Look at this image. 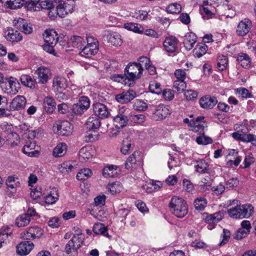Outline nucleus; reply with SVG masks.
Returning a JSON list of instances; mask_svg holds the SVG:
<instances>
[{"mask_svg":"<svg viewBox=\"0 0 256 256\" xmlns=\"http://www.w3.org/2000/svg\"><path fill=\"white\" fill-rule=\"evenodd\" d=\"M30 221V218L25 214L19 216L16 219V224L18 227H23L28 225Z\"/></svg>","mask_w":256,"mask_h":256,"instance_id":"45","label":"nucleus"},{"mask_svg":"<svg viewBox=\"0 0 256 256\" xmlns=\"http://www.w3.org/2000/svg\"><path fill=\"white\" fill-rule=\"evenodd\" d=\"M138 66H140V70L143 71V67L145 68L150 64V60L146 56H141L138 60Z\"/></svg>","mask_w":256,"mask_h":256,"instance_id":"62","label":"nucleus"},{"mask_svg":"<svg viewBox=\"0 0 256 256\" xmlns=\"http://www.w3.org/2000/svg\"><path fill=\"white\" fill-rule=\"evenodd\" d=\"M40 0H25L26 6L30 10L36 11L40 10L39 4Z\"/></svg>","mask_w":256,"mask_h":256,"instance_id":"54","label":"nucleus"},{"mask_svg":"<svg viewBox=\"0 0 256 256\" xmlns=\"http://www.w3.org/2000/svg\"><path fill=\"white\" fill-rule=\"evenodd\" d=\"M14 25L18 29L21 30L26 34H30L32 32V28L30 24L22 18H16L14 20Z\"/></svg>","mask_w":256,"mask_h":256,"instance_id":"14","label":"nucleus"},{"mask_svg":"<svg viewBox=\"0 0 256 256\" xmlns=\"http://www.w3.org/2000/svg\"><path fill=\"white\" fill-rule=\"evenodd\" d=\"M118 174V168L116 166L110 165L106 166L102 170V174L105 178H114Z\"/></svg>","mask_w":256,"mask_h":256,"instance_id":"29","label":"nucleus"},{"mask_svg":"<svg viewBox=\"0 0 256 256\" xmlns=\"http://www.w3.org/2000/svg\"><path fill=\"white\" fill-rule=\"evenodd\" d=\"M228 156H236V158L234 157V160H228L227 164L230 166H232L234 164L235 166H238L242 160L240 157L239 156H238V152L234 149L229 150Z\"/></svg>","mask_w":256,"mask_h":256,"instance_id":"48","label":"nucleus"},{"mask_svg":"<svg viewBox=\"0 0 256 256\" xmlns=\"http://www.w3.org/2000/svg\"><path fill=\"white\" fill-rule=\"evenodd\" d=\"M69 89L72 90H74L76 93L72 94L68 90H64L62 91H57L56 92L57 100L60 102L66 100L71 98L72 95H76L80 93V89L76 88L74 86H72Z\"/></svg>","mask_w":256,"mask_h":256,"instance_id":"15","label":"nucleus"},{"mask_svg":"<svg viewBox=\"0 0 256 256\" xmlns=\"http://www.w3.org/2000/svg\"><path fill=\"white\" fill-rule=\"evenodd\" d=\"M25 2V0H6V5L10 9L20 8Z\"/></svg>","mask_w":256,"mask_h":256,"instance_id":"49","label":"nucleus"},{"mask_svg":"<svg viewBox=\"0 0 256 256\" xmlns=\"http://www.w3.org/2000/svg\"><path fill=\"white\" fill-rule=\"evenodd\" d=\"M90 106V102L88 98L85 96H81L78 102L73 104L72 112L76 115L82 114Z\"/></svg>","mask_w":256,"mask_h":256,"instance_id":"7","label":"nucleus"},{"mask_svg":"<svg viewBox=\"0 0 256 256\" xmlns=\"http://www.w3.org/2000/svg\"><path fill=\"white\" fill-rule=\"evenodd\" d=\"M232 137L238 140L244 142H251L253 145L256 146V136L252 134H242L238 132H234L232 134Z\"/></svg>","mask_w":256,"mask_h":256,"instance_id":"24","label":"nucleus"},{"mask_svg":"<svg viewBox=\"0 0 256 256\" xmlns=\"http://www.w3.org/2000/svg\"><path fill=\"white\" fill-rule=\"evenodd\" d=\"M6 36L7 40L11 42H18L22 40V36L18 31L12 28H8Z\"/></svg>","mask_w":256,"mask_h":256,"instance_id":"27","label":"nucleus"},{"mask_svg":"<svg viewBox=\"0 0 256 256\" xmlns=\"http://www.w3.org/2000/svg\"><path fill=\"white\" fill-rule=\"evenodd\" d=\"M34 244L30 241L20 242L16 247V253L20 256H26L34 248Z\"/></svg>","mask_w":256,"mask_h":256,"instance_id":"17","label":"nucleus"},{"mask_svg":"<svg viewBox=\"0 0 256 256\" xmlns=\"http://www.w3.org/2000/svg\"><path fill=\"white\" fill-rule=\"evenodd\" d=\"M5 86L2 88L4 92L11 96L16 94L20 88V84L16 78L13 77L6 78Z\"/></svg>","mask_w":256,"mask_h":256,"instance_id":"6","label":"nucleus"},{"mask_svg":"<svg viewBox=\"0 0 256 256\" xmlns=\"http://www.w3.org/2000/svg\"><path fill=\"white\" fill-rule=\"evenodd\" d=\"M93 232L96 234H100L104 236L110 238V236L108 232V228L103 224H95L93 226Z\"/></svg>","mask_w":256,"mask_h":256,"instance_id":"37","label":"nucleus"},{"mask_svg":"<svg viewBox=\"0 0 256 256\" xmlns=\"http://www.w3.org/2000/svg\"><path fill=\"white\" fill-rule=\"evenodd\" d=\"M217 66L219 70H224L226 69L228 66V59L224 56H219L217 60Z\"/></svg>","mask_w":256,"mask_h":256,"instance_id":"55","label":"nucleus"},{"mask_svg":"<svg viewBox=\"0 0 256 256\" xmlns=\"http://www.w3.org/2000/svg\"><path fill=\"white\" fill-rule=\"evenodd\" d=\"M207 204V200L204 197H198L194 201V206L196 210H203Z\"/></svg>","mask_w":256,"mask_h":256,"instance_id":"50","label":"nucleus"},{"mask_svg":"<svg viewBox=\"0 0 256 256\" xmlns=\"http://www.w3.org/2000/svg\"><path fill=\"white\" fill-rule=\"evenodd\" d=\"M208 166V164L204 160L202 159L196 161L194 164L196 171L200 174L206 172Z\"/></svg>","mask_w":256,"mask_h":256,"instance_id":"41","label":"nucleus"},{"mask_svg":"<svg viewBox=\"0 0 256 256\" xmlns=\"http://www.w3.org/2000/svg\"><path fill=\"white\" fill-rule=\"evenodd\" d=\"M133 146L130 140L126 138L122 141V147L120 148L121 152L126 155L132 150Z\"/></svg>","mask_w":256,"mask_h":256,"instance_id":"42","label":"nucleus"},{"mask_svg":"<svg viewBox=\"0 0 256 256\" xmlns=\"http://www.w3.org/2000/svg\"><path fill=\"white\" fill-rule=\"evenodd\" d=\"M57 130L58 134L62 136H69L72 133L70 124L68 121L62 122L57 126Z\"/></svg>","mask_w":256,"mask_h":256,"instance_id":"30","label":"nucleus"},{"mask_svg":"<svg viewBox=\"0 0 256 256\" xmlns=\"http://www.w3.org/2000/svg\"><path fill=\"white\" fill-rule=\"evenodd\" d=\"M124 28L134 32L141 34L144 32L143 27L140 24L134 23H127L124 24Z\"/></svg>","mask_w":256,"mask_h":256,"instance_id":"43","label":"nucleus"},{"mask_svg":"<svg viewBox=\"0 0 256 256\" xmlns=\"http://www.w3.org/2000/svg\"><path fill=\"white\" fill-rule=\"evenodd\" d=\"M26 102V98L23 96H17L10 104L9 110L11 111L20 110L24 108Z\"/></svg>","mask_w":256,"mask_h":256,"instance_id":"13","label":"nucleus"},{"mask_svg":"<svg viewBox=\"0 0 256 256\" xmlns=\"http://www.w3.org/2000/svg\"><path fill=\"white\" fill-rule=\"evenodd\" d=\"M186 83L184 81L176 80L174 83V87L179 92H182L186 88Z\"/></svg>","mask_w":256,"mask_h":256,"instance_id":"61","label":"nucleus"},{"mask_svg":"<svg viewBox=\"0 0 256 256\" xmlns=\"http://www.w3.org/2000/svg\"><path fill=\"white\" fill-rule=\"evenodd\" d=\"M38 76V82L40 84H46L52 76L50 70L46 66L38 68L34 72Z\"/></svg>","mask_w":256,"mask_h":256,"instance_id":"10","label":"nucleus"},{"mask_svg":"<svg viewBox=\"0 0 256 256\" xmlns=\"http://www.w3.org/2000/svg\"><path fill=\"white\" fill-rule=\"evenodd\" d=\"M133 106L135 110L139 111H144L148 108L146 103L140 100H136Z\"/></svg>","mask_w":256,"mask_h":256,"instance_id":"60","label":"nucleus"},{"mask_svg":"<svg viewBox=\"0 0 256 256\" xmlns=\"http://www.w3.org/2000/svg\"><path fill=\"white\" fill-rule=\"evenodd\" d=\"M236 92L243 98H248L252 97V94L246 88H240L236 89Z\"/></svg>","mask_w":256,"mask_h":256,"instance_id":"58","label":"nucleus"},{"mask_svg":"<svg viewBox=\"0 0 256 256\" xmlns=\"http://www.w3.org/2000/svg\"><path fill=\"white\" fill-rule=\"evenodd\" d=\"M196 42V36L194 33L190 32L187 34L184 40V44L186 48L190 50Z\"/></svg>","mask_w":256,"mask_h":256,"instance_id":"28","label":"nucleus"},{"mask_svg":"<svg viewBox=\"0 0 256 256\" xmlns=\"http://www.w3.org/2000/svg\"><path fill=\"white\" fill-rule=\"evenodd\" d=\"M142 72L140 66H138L136 62L130 63L125 68L124 76L118 74L115 80L120 82L125 76L128 80H133L139 78Z\"/></svg>","mask_w":256,"mask_h":256,"instance_id":"3","label":"nucleus"},{"mask_svg":"<svg viewBox=\"0 0 256 256\" xmlns=\"http://www.w3.org/2000/svg\"><path fill=\"white\" fill-rule=\"evenodd\" d=\"M20 80L22 85L25 86L33 88L34 86V81L32 77L28 74H22L20 77Z\"/></svg>","mask_w":256,"mask_h":256,"instance_id":"44","label":"nucleus"},{"mask_svg":"<svg viewBox=\"0 0 256 256\" xmlns=\"http://www.w3.org/2000/svg\"><path fill=\"white\" fill-rule=\"evenodd\" d=\"M108 188L112 194H114L121 192L122 186L119 182H114L108 184Z\"/></svg>","mask_w":256,"mask_h":256,"instance_id":"52","label":"nucleus"},{"mask_svg":"<svg viewBox=\"0 0 256 256\" xmlns=\"http://www.w3.org/2000/svg\"><path fill=\"white\" fill-rule=\"evenodd\" d=\"M12 234V231L8 228L6 230H2L0 232V248L2 246L6 240Z\"/></svg>","mask_w":256,"mask_h":256,"instance_id":"57","label":"nucleus"},{"mask_svg":"<svg viewBox=\"0 0 256 256\" xmlns=\"http://www.w3.org/2000/svg\"><path fill=\"white\" fill-rule=\"evenodd\" d=\"M169 206L174 214L178 218H184L188 212V204L182 198L172 197Z\"/></svg>","mask_w":256,"mask_h":256,"instance_id":"2","label":"nucleus"},{"mask_svg":"<svg viewBox=\"0 0 256 256\" xmlns=\"http://www.w3.org/2000/svg\"><path fill=\"white\" fill-rule=\"evenodd\" d=\"M98 50V48L96 47V45L92 46L86 45L84 47L82 46L80 50V54L86 58H90L96 54Z\"/></svg>","mask_w":256,"mask_h":256,"instance_id":"32","label":"nucleus"},{"mask_svg":"<svg viewBox=\"0 0 256 256\" xmlns=\"http://www.w3.org/2000/svg\"><path fill=\"white\" fill-rule=\"evenodd\" d=\"M128 111L126 112L124 106L119 109L118 114L114 116V121L116 126L122 128L127 124L128 121Z\"/></svg>","mask_w":256,"mask_h":256,"instance_id":"11","label":"nucleus"},{"mask_svg":"<svg viewBox=\"0 0 256 256\" xmlns=\"http://www.w3.org/2000/svg\"><path fill=\"white\" fill-rule=\"evenodd\" d=\"M43 37L46 43L55 45L58 38L57 33L54 30H46L43 34Z\"/></svg>","mask_w":256,"mask_h":256,"instance_id":"23","label":"nucleus"},{"mask_svg":"<svg viewBox=\"0 0 256 256\" xmlns=\"http://www.w3.org/2000/svg\"><path fill=\"white\" fill-rule=\"evenodd\" d=\"M142 163V158L140 152L134 151L127 158L124 164L125 168L128 170L136 169L140 166Z\"/></svg>","mask_w":256,"mask_h":256,"instance_id":"5","label":"nucleus"},{"mask_svg":"<svg viewBox=\"0 0 256 256\" xmlns=\"http://www.w3.org/2000/svg\"><path fill=\"white\" fill-rule=\"evenodd\" d=\"M166 10L170 14H178L182 10V6L180 4L177 2L172 3L167 6Z\"/></svg>","mask_w":256,"mask_h":256,"instance_id":"53","label":"nucleus"},{"mask_svg":"<svg viewBox=\"0 0 256 256\" xmlns=\"http://www.w3.org/2000/svg\"><path fill=\"white\" fill-rule=\"evenodd\" d=\"M6 183L8 188L11 190L12 192H15L17 188L20 186V183L18 178L13 176H8Z\"/></svg>","mask_w":256,"mask_h":256,"instance_id":"26","label":"nucleus"},{"mask_svg":"<svg viewBox=\"0 0 256 256\" xmlns=\"http://www.w3.org/2000/svg\"><path fill=\"white\" fill-rule=\"evenodd\" d=\"M100 121L96 116L90 117L86 120V126L87 129L90 130L96 129L100 126Z\"/></svg>","mask_w":256,"mask_h":256,"instance_id":"39","label":"nucleus"},{"mask_svg":"<svg viewBox=\"0 0 256 256\" xmlns=\"http://www.w3.org/2000/svg\"><path fill=\"white\" fill-rule=\"evenodd\" d=\"M136 92L132 90L124 92L122 94H117L116 99L120 103H126L132 100L136 96Z\"/></svg>","mask_w":256,"mask_h":256,"instance_id":"19","label":"nucleus"},{"mask_svg":"<svg viewBox=\"0 0 256 256\" xmlns=\"http://www.w3.org/2000/svg\"><path fill=\"white\" fill-rule=\"evenodd\" d=\"M93 110L96 116L100 118H106L110 114L107 107L102 103L94 104Z\"/></svg>","mask_w":256,"mask_h":256,"instance_id":"18","label":"nucleus"},{"mask_svg":"<svg viewBox=\"0 0 256 256\" xmlns=\"http://www.w3.org/2000/svg\"><path fill=\"white\" fill-rule=\"evenodd\" d=\"M146 120V116L144 114L133 115L131 117V121L136 124H142Z\"/></svg>","mask_w":256,"mask_h":256,"instance_id":"63","label":"nucleus"},{"mask_svg":"<svg viewBox=\"0 0 256 256\" xmlns=\"http://www.w3.org/2000/svg\"><path fill=\"white\" fill-rule=\"evenodd\" d=\"M66 80L63 77H54L52 80V88L54 91L56 92L64 90L66 87Z\"/></svg>","mask_w":256,"mask_h":256,"instance_id":"25","label":"nucleus"},{"mask_svg":"<svg viewBox=\"0 0 256 256\" xmlns=\"http://www.w3.org/2000/svg\"><path fill=\"white\" fill-rule=\"evenodd\" d=\"M84 240V238L82 233H78L74 234L72 238L70 240L72 241V244H74L76 249H78L82 244Z\"/></svg>","mask_w":256,"mask_h":256,"instance_id":"51","label":"nucleus"},{"mask_svg":"<svg viewBox=\"0 0 256 256\" xmlns=\"http://www.w3.org/2000/svg\"><path fill=\"white\" fill-rule=\"evenodd\" d=\"M200 106L204 108H212L218 103V100L214 96H206L202 97L199 100Z\"/></svg>","mask_w":256,"mask_h":256,"instance_id":"21","label":"nucleus"},{"mask_svg":"<svg viewBox=\"0 0 256 256\" xmlns=\"http://www.w3.org/2000/svg\"><path fill=\"white\" fill-rule=\"evenodd\" d=\"M44 234V230L38 226H30L24 231L22 236L26 240H34L40 238Z\"/></svg>","mask_w":256,"mask_h":256,"instance_id":"9","label":"nucleus"},{"mask_svg":"<svg viewBox=\"0 0 256 256\" xmlns=\"http://www.w3.org/2000/svg\"><path fill=\"white\" fill-rule=\"evenodd\" d=\"M208 50V47L205 44H198L194 50V55L195 57L200 58L206 53Z\"/></svg>","mask_w":256,"mask_h":256,"instance_id":"36","label":"nucleus"},{"mask_svg":"<svg viewBox=\"0 0 256 256\" xmlns=\"http://www.w3.org/2000/svg\"><path fill=\"white\" fill-rule=\"evenodd\" d=\"M58 190L56 188H52L50 192L44 196V200L46 204H54L58 199Z\"/></svg>","mask_w":256,"mask_h":256,"instance_id":"31","label":"nucleus"},{"mask_svg":"<svg viewBox=\"0 0 256 256\" xmlns=\"http://www.w3.org/2000/svg\"><path fill=\"white\" fill-rule=\"evenodd\" d=\"M178 42V40L176 37H168L163 42L164 48L168 52H174L177 48Z\"/></svg>","mask_w":256,"mask_h":256,"instance_id":"20","label":"nucleus"},{"mask_svg":"<svg viewBox=\"0 0 256 256\" xmlns=\"http://www.w3.org/2000/svg\"><path fill=\"white\" fill-rule=\"evenodd\" d=\"M36 144L34 142L30 140L26 142L22 150V152L28 156H36L38 154V151L36 149Z\"/></svg>","mask_w":256,"mask_h":256,"instance_id":"22","label":"nucleus"},{"mask_svg":"<svg viewBox=\"0 0 256 256\" xmlns=\"http://www.w3.org/2000/svg\"><path fill=\"white\" fill-rule=\"evenodd\" d=\"M150 91L153 94H160V86L156 82H151L149 85Z\"/></svg>","mask_w":256,"mask_h":256,"instance_id":"64","label":"nucleus"},{"mask_svg":"<svg viewBox=\"0 0 256 256\" xmlns=\"http://www.w3.org/2000/svg\"><path fill=\"white\" fill-rule=\"evenodd\" d=\"M223 216V213L220 212H216L212 214L204 212L202 215V219L208 224V228L212 230L222 219Z\"/></svg>","mask_w":256,"mask_h":256,"instance_id":"4","label":"nucleus"},{"mask_svg":"<svg viewBox=\"0 0 256 256\" xmlns=\"http://www.w3.org/2000/svg\"><path fill=\"white\" fill-rule=\"evenodd\" d=\"M103 37L105 40L113 46H120L122 43L121 36L116 32L105 30L103 33Z\"/></svg>","mask_w":256,"mask_h":256,"instance_id":"8","label":"nucleus"},{"mask_svg":"<svg viewBox=\"0 0 256 256\" xmlns=\"http://www.w3.org/2000/svg\"><path fill=\"white\" fill-rule=\"evenodd\" d=\"M70 42L74 47L77 48L81 50L85 44L84 38L80 36H74L70 38Z\"/></svg>","mask_w":256,"mask_h":256,"instance_id":"46","label":"nucleus"},{"mask_svg":"<svg viewBox=\"0 0 256 256\" xmlns=\"http://www.w3.org/2000/svg\"><path fill=\"white\" fill-rule=\"evenodd\" d=\"M202 134V136L196 138V142L198 144L206 145L212 143V140L210 137L206 136L204 134Z\"/></svg>","mask_w":256,"mask_h":256,"instance_id":"59","label":"nucleus"},{"mask_svg":"<svg viewBox=\"0 0 256 256\" xmlns=\"http://www.w3.org/2000/svg\"><path fill=\"white\" fill-rule=\"evenodd\" d=\"M92 149L90 148L83 147L79 152V158L81 161L86 162L92 157Z\"/></svg>","mask_w":256,"mask_h":256,"instance_id":"40","label":"nucleus"},{"mask_svg":"<svg viewBox=\"0 0 256 256\" xmlns=\"http://www.w3.org/2000/svg\"><path fill=\"white\" fill-rule=\"evenodd\" d=\"M254 212V208L250 204H239L228 210V216L233 218H248Z\"/></svg>","mask_w":256,"mask_h":256,"instance_id":"1","label":"nucleus"},{"mask_svg":"<svg viewBox=\"0 0 256 256\" xmlns=\"http://www.w3.org/2000/svg\"><path fill=\"white\" fill-rule=\"evenodd\" d=\"M66 144L64 142L60 143L54 149L53 156L54 157L62 156L66 154Z\"/></svg>","mask_w":256,"mask_h":256,"instance_id":"38","label":"nucleus"},{"mask_svg":"<svg viewBox=\"0 0 256 256\" xmlns=\"http://www.w3.org/2000/svg\"><path fill=\"white\" fill-rule=\"evenodd\" d=\"M159 181H154L150 180L149 182H146L142 186L144 190L148 193H150L159 190L160 186L157 184Z\"/></svg>","mask_w":256,"mask_h":256,"instance_id":"34","label":"nucleus"},{"mask_svg":"<svg viewBox=\"0 0 256 256\" xmlns=\"http://www.w3.org/2000/svg\"><path fill=\"white\" fill-rule=\"evenodd\" d=\"M237 60L240 66L244 68H248L251 66L252 60L248 54L240 53L237 56Z\"/></svg>","mask_w":256,"mask_h":256,"instance_id":"33","label":"nucleus"},{"mask_svg":"<svg viewBox=\"0 0 256 256\" xmlns=\"http://www.w3.org/2000/svg\"><path fill=\"white\" fill-rule=\"evenodd\" d=\"M92 175V172L89 168L82 169L76 174V178L79 180H86Z\"/></svg>","mask_w":256,"mask_h":256,"instance_id":"47","label":"nucleus"},{"mask_svg":"<svg viewBox=\"0 0 256 256\" xmlns=\"http://www.w3.org/2000/svg\"><path fill=\"white\" fill-rule=\"evenodd\" d=\"M44 108L45 110L49 113L52 112L56 108L54 100L50 96H46L44 99Z\"/></svg>","mask_w":256,"mask_h":256,"instance_id":"35","label":"nucleus"},{"mask_svg":"<svg viewBox=\"0 0 256 256\" xmlns=\"http://www.w3.org/2000/svg\"><path fill=\"white\" fill-rule=\"evenodd\" d=\"M8 140L9 144L12 146H16L20 142V137L16 132H10L8 134Z\"/></svg>","mask_w":256,"mask_h":256,"instance_id":"56","label":"nucleus"},{"mask_svg":"<svg viewBox=\"0 0 256 256\" xmlns=\"http://www.w3.org/2000/svg\"><path fill=\"white\" fill-rule=\"evenodd\" d=\"M204 120V117L201 116L197 117L195 120H193L189 130L200 134H204V129L207 127V125Z\"/></svg>","mask_w":256,"mask_h":256,"instance_id":"12","label":"nucleus"},{"mask_svg":"<svg viewBox=\"0 0 256 256\" xmlns=\"http://www.w3.org/2000/svg\"><path fill=\"white\" fill-rule=\"evenodd\" d=\"M252 27L251 21L247 18L242 20L238 25L236 33L238 36H244L250 31Z\"/></svg>","mask_w":256,"mask_h":256,"instance_id":"16","label":"nucleus"}]
</instances>
